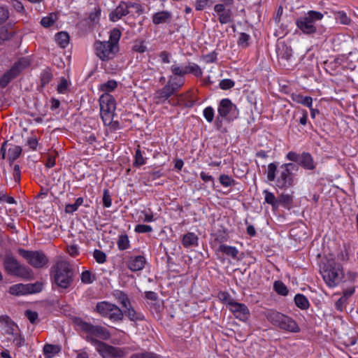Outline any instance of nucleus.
<instances>
[{"mask_svg":"<svg viewBox=\"0 0 358 358\" xmlns=\"http://www.w3.org/2000/svg\"><path fill=\"white\" fill-rule=\"evenodd\" d=\"M50 275L52 282L57 287L67 289L71 288L74 282V268L69 261L59 257L51 267Z\"/></svg>","mask_w":358,"mask_h":358,"instance_id":"f257e3e1","label":"nucleus"},{"mask_svg":"<svg viewBox=\"0 0 358 358\" xmlns=\"http://www.w3.org/2000/svg\"><path fill=\"white\" fill-rule=\"evenodd\" d=\"M117 303L122 306L123 310L113 304V320H122L125 314L131 321H141L144 316L136 312L131 306L130 301L124 292H120L117 298Z\"/></svg>","mask_w":358,"mask_h":358,"instance_id":"f03ea898","label":"nucleus"},{"mask_svg":"<svg viewBox=\"0 0 358 358\" xmlns=\"http://www.w3.org/2000/svg\"><path fill=\"white\" fill-rule=\"evenodd\" d=\"M101 90L104 93L100 96V115L108 129H112V112L110 106L112 104V96L110 92H112V81L108 80L106 83L101 85Z\"/></svg>","mask_w":358,"mask_h":358,"instance_id":"7ed1b4c3","label":"nucleus"},{"mask_svg":"<svg viewBox=\"0 0 358 358\" xmlns=\"http://www.w3.org/2000/svg\"><path fill=\"white\" fill-rule=\"evenodd\" d=\"M320 272L329 287L338 284L343 276L341 265L333 259H327L323 262Z\"/></svg>","mask_w":358,"mask_h":358,"instance_id":"20e7f679","label":"nucleus"},{"mask_svg":"<svg viewBox=\"0 0 358 358\" xmlns=\"http://www.w3.org/2000/svg\"><path fill=\"white\" fill-rule=\"evenodd\" d=\"M266 318L281 329L294 333L300 331L299 325L294 320L281 313L270 310L266 314Z\"/></svg>","mask_w":358,"mask_h":358,"instance_id":"39448f33","label":"nucleus"},{"mask_svg":"<svg viewBox=\"0 0 358 358\" xmlns=\"http://www.w3.org/2000/svg\"><path fill=\"white\" fill-rule=\"evenodd\" d=\"M323 17L320 12L310 10L306 15L299 17L296 24L303 34L311 35L317 32L316 22L321 20Z\"/></svg>","mask_w":358,"mask_h":358,"instance_id":"423d86ee","label":"nucleus"},{"mask_svg":"<svg viewBox=\"0 0 358 358\" xmlns=\"http://www.w3.org/2000/svg\"><path fill=\"white\" fill-rule=\"evenodd\" d=\"M184 96L182 94H176L173 88L166 84L155 92L153 99L156 104H162L167 101L170 105L174 106L180 104Z\"/></svg>","mask_w":358,"mask_h":358,"instance_id":"0eeeda50","label":"nucleus"},{"mask_svg":"<svg viewBox=\"0 0 358 358\" xmlns=\"http://www.w3.org/2000/svg\"><path fill=\"white\" fill-rule=\"evenodd\" d=\"M4 267L9 274L15 276L30 278L33 275L31 268L20 264L15 258L10 255L5 257Z\"/></svg>","mask_w":358,"mask_h":358,"instance_id":"6e6552de","label":"nucleus"},{"mask_svg":"<svg viewBox=\"0 0 358 358\" xmlns=\"http://www.w3.org/2000/svg\"><path fill=\"white\" fill-rule=\"evenodd\" d=\"M18 254L23 257L27 262L35 268H41L46 266L48 259L41 251H30L22 248L18 250Z\"/></svg>","mask_w":358,"mask_h":358,"instance_id":"1a4fd4ad","label":"nucleus"},{"mask_svg":"<svg viewBox=\"0 0 358 358\" xmlns=\"http://www.w3.org/2000/svg\"><path fill=\"white\" fill-rule=\"evenodd\" d=\"M287 159L297 163L306 170L313 171L316 168V163L314 162L312 155L307 152H303L301 155L292 151L289 152L287 155Z\"/></svg>","mask_w":358,"mask_h":358,"instance_id":"9d476101","label":"nucleus"},{"mask_svg":"<svg viewBox=\"0 0 358 358\" xmlns=\"http://www.w3.org/2000/svg\"><path fill=\"white\" fill-rule=\"evenodd\" d=\"M219 116L231 121L238 116L237 107L229 99H223L220 101L217 108Z\"/></svg>","mask_w":358,"mask_h":358,"instance_id":"9b49d317","label":"nucleus"},{"mask_svg":"<svg viewBox=\"0 0 358 358\" xmlns=\"http://www.w3.org/2000/svg\"><path fill=\"white\" fill-rule=\"evenodd\" d=\"M171 71L173 76L178 77H184L188 73H191L196 78H201L203 75L202 69L196 63H189L188 65L183 68L180 67L177 64H173L171 66Z\"/></svg>","mask_w":358,"mask_h":358,"instance_id":"f8f14e48","label":"nucleus"},{"mask_svg":"<svg viewBox=\"0 0 358 358\" xmlns=\"http://www.w3.org/2000/svg\"><path fill=\"white\" fill-rule=\"evenodd\" d=\"M78 327L84 331L94 336L101 339L105 340L109 338L110 333L105 328L99 326H94L86 322L80 321L78 323Z\"/></svg>","mask_w":358,"mask_h":358,"instance_id":"ddd939ff","label":"nucleus"},{"mask_svg":"<svg viewBox=\"0 0 358 358\" xmlns=\"http://www.w3.org/2000/svg\"><path fill=\"white\" fill-rule=\"evenodd\" d=\"M96 55L103 61L108 59L112 52V30L108 31V41H96L94 43Z\"/></svg>","mask_w":358,"mask_h":358,"instance_id":"4468645a","label":"nucleus"},{"mask_svg":"<svg viewBox=\"0 0 358 358\" xmlns=\"http://www.w3.org/2000/svg\"><path fill=\"white\" fill-rule=\"evenodd\" d=\"M294 175L287 170H279L276 179V186L280 189H287L294 185Z\"/></svg>","mask_w":358,"mask_h":358,"instance_id":"2eb2a0df","label":"nucleus"},{"mask_svg":"<svg viewBox=\"0 0 358 358\" xmlns=\"http://www.w3.org/2000/svg\"><path fill=\"white\" fill-rule=\"evenodd\" d=\"M214 10L218 16V20L220 24H225L233 22V12L231 8H227L222 3L216 4L214 6Z\"/></svg>","mask_w":358,"mask_h":358,"instance_id":"dca6fc26","label":"nucleus"},{"mask_svg":"<svg viewBox=\"0 0 358 358\" xmlns=\"http://www.w3.org/2000/svg\"><path fill=\"white\" fill-rule=\"evenodd\" d=\"M229 308L237 319L242 321L245 320L250 314V311L245 304L236 301L232 303Z\"/></svg>","mask_w":358,"mask_h":358,"instance_id":"f3484780","label":"nucleus"},{"mask_svg":"<svg viewBox=\"0 0 358 358\" xmlns=\"http://www.w3.org/2000/svg\"><path fill=\"white\" fill-rule=\"evenodd\" d=\"M20 72V64L15 63L13 67L6 71L0 78V86L2 88L6 87L8 84Z\"/></svg>","mask_w":358,"mask_h":358,"instance_id":"a211bd4d","label":"nucleus"},{"mask_svg":"<svg viewBox=\"0 0 358 358\" xmlns=\"http://www.w3.org/2000/svg\"><path fill=\"white\" fill-rule=\"evenodd\" d=\"M0 322L3 325V331L5 334L11 336L17 335V326L10 319L8 316H1Z\"/></svg>","mask_w":358,"mask_h":358,"instance_id":"6ab92c4d","label":"nucleus"},{"mask_svg":"<svg viewBox=\"0 0 358 358\" xmlns=\"http://www.w3.org/2000/svg\"><path fill=\"white\" fill-rule=\"evenodd\" d=\"M145 259L143 256L131 257L127 262L128 268L133 271H141L144 268Z\"/></svg>","mask_w":358,"mask_h":358,"instance_id":"aec40b11","label":"nucleus"},{"mask_svg":"<svg viewBox=\"0 0 358 358\" xmlns=\"http://www.w3.org/2000/svg\"><path fill=\"white\" fill-rule=\"evenodd\" d=\"M43 289V283L37 282L33 284H17L10 287L9 291H41Z\"/></svg>","mask_w":358,"mask_h":358,"instance_id":"412c9836","label":"nucleus"},{"mask_svg":"<svg viewBox=\"0 0 358 358\" xmlns=\"http://www.w3.org/2000/svg\"><path fill=\"white\" fill-rule=\"evenodd\" d=\"M90 341L103 357H110L112 356V347L92 338H90Z\"/></svg>","mask_w":358,"mask_h":358,"instance_id":"4be33fe9","label":"nucleus"},{"mask_svg":"<svg viewBox=\"0 0 358 358\" xmlns=\"http://www.w3.org/2000/svg\"><path fill=\"white\" fill-rule=\"evenodd\" d=\"M172 20V14L168 10L159 11L152 15V22L155 24L169 23Z\"/></svg>","mask_w":358,"mask_h":358,"instance_id":"5701e85b","label":"nucleus"},{"mask_svg":"<svg viewBox=\"0 0 358 358\" xmlns=\"http://www.w3.org/2000/svg\"><path fill=\"white\" fill-rule=\"evenodd\" d=\"M198 236L193 232H188L183 235L182 244L185 248L195 247L198 245Z\"/></svg>","mask_w":358,"mask_h":358,"instance_id":"b1692460","label":"nucleus"},{"mask_svg":"<svg viewBox=\"0 0 358 358\" xmlns=\"http://www.w3.org/2000/svg\"><path fill=\"white\" fill-rule=\"evenodd\" d=\"M96 310L103 317H108L109 319L112 318V304L106 302L102 301L99 302L96 305Z\"/></svg>","mask_w":358,"mask_h":358,"instance_id":"393cba45","label":"nucleus"},{"mask_svg":"<svg viewBox=\"0 0 358 358\" xmlns=\"http://www.w3.org/2000/svg\"><path fill=\"white\" fill-rule=\"evenodd\" d=\"M354 292H343L342 296L337 299L335 303V307L337 310L343 312L349 303V299Z\"/></svg>","mask_w":358,"mask_h":358,"instance_id":"a878e982","label":"nucleus"},{"mask_svg":"<svg viewBox=\"0 0 358 358\" xmlns=\"http://www.w3.org/2000/svg\"><path fill=\"white\" fill-rule=\"evenodd\" d=\"M129 1H121L118 6L113 10V21L115 17L120 19L122 16H124L129 13Z\"/></svg>","mask_w":358,"mask_h":358,"instance_id":"bb28decb","label":"nucleus"},{"mask_svg":"<svg viewBox=\"0 0 358 358\" xmlns=\"http://www.w3.org/2000/svg\"><path fill=\"white\" fill-rule=\"evenodd\" d=\"M218 250L234 259H238V255L239 252L235 247L220 244Z\"/></svg>","mask_w":358,"mask_h":358,"instance_id":"cd10ccee","label":"nucleus"},{"mask_svg":"<svg viewBox=\"0 0 358 358\" xmlns=\"http://www.w3.org/2000/svg\"><path fill=\"white\" fill-rule=\"evenodd\" d=\"M61 349L59 345L45 344L43 347V355L45 358H52L60 352Z\"/></svg>","mask_w":358,"mask_h":358,"instance_id":"c85d7f7f","label":"nucleus"},{"mask_svg":"<svg viewBox=\"0 0 358 358\" xmlns=\"http://www.w3.org/2000/svg\"><path fill=\"white\" fill-rule=\"evenodd\" d=\"M167 84L170 87H171L173 88V90L176 93L184 85L185 79L183 78V77H178L176 76L173 77L171 76H169Z\"/></svg>","mask_w":358,"mask_h":358,"instance_id":"c756f323","label":"nucleus"},{"mask_svg":"<svg viewBox=\"0 0 358 358\" xmlns=\"http://www.w3.org/2000/svg\"><path fill=\"white\" fill-rule=\"evenodd\" d=\"M291 99L293 101L301 103L305 106L310 108L313 103V99L310 96H303L300 94H292Z\"/></svg>","mask_w":358,"mask_h":358,"instance_id":"7c9ffc66","label":"nucleus"},{"mask_svg":"<svg viewBox=\"0 0 358 358\" xmlns=\"http://www.w3.org/2000/svg\"><path fill=\"white\" fill-rule=\"evenodd\" d=\"M55 41L61 48H65L69 43V36L67 32H59L55 35Z\"/></svg>","mask_w":358,"mask_h":358,"instance_id":"2f4dec72","label":"nucleus"},{"mask_svg":"<svg viewBox=\"0 0 358 358\" xmlns=\"http://www.w3.org/2000/svg\"><path fill=\"white\" fill-rule=\"evenodd\" d=\"M277 54L278 57L289 60L292 55V50L291 48L282 44L281 47L278 48Z\"/></svg>","mask_w":358,"mask_h":358,"instance_id":"473e14b6","label":"nucleus"},{"mask_svg":"<svg viewBox=\"0 0 358 358\" xmlns=\"http://www.w3.org/2000/svg\"><path fill=\"white\" fill-rule=\"evenodd\" d=\"M294 301L297 307L306 310L309 307V302L307 298L301 294H297L294 296Z\"/></svg>","mask_w":358,"mask_h":358,"instance_id":"72a5a7b5","label":"nucleus"},{"mask_svg":"<svg viewBox=\"0 0 358 358\" xmlns=\"http://www.w3.org/2000/svg\"><path fill=\"white\" fill-rule=\"evenodd\" d=\"M80 280L84 284H91L96 280V276L91 271L85 270L80 275Z\"/></svg>","mask_w":358,"mask_h":358,"instance_id":"f704fd0d","label":"nucleus"},{"mask_svg":"<svg viewBox=\"0 0 358 358\" xmlns=\"http://www.w3.org/2000/svg\"><path fill=\"white\" fill-rule=\"evenodd\" d=\"M117 245L120 250H124L130 247V241L126 234H121L117 241Z\"/></svg>","mask_w":358,"mask_h":358,"instance_id":"c9c22d12","label":"nucleus"},{"mask_svg":"<svg viewBox=\"0 0 358 358\" xmlns=\"http://www.w3.org/2000/svg\"><path fill=\"white\" fill-rule=\"evenodd\" d=\"M22 148L20 146L14 145L8 150V159L10 161L17 159L21 155Z\"/></svg>","mask_w":358,"mask_h":358,"instance_id":"e433bc0d","label":"nucleus"},{"mask_svg":"<svg viewBox=\"0 0 358 358\" xmlns=\"http://www.w3.org/2000/svg\"><path fill=\"white\" fill-rule=\"evenodd\" d=\"M83 203V199L82 197L78 198L75 203L73 204H67L65 207V212L66 213H73L76 211L79 206H80Z\"/></svg>","mask_w":358,"mask_h":358,"instance_id":"4c0bfd02","label":"nucleus"},{"mask_svg":"<svg viewBox=\"0 0 358 358\" xmlns=\"http://www.w3.org/2000/svg\"><path fill=\"white\" fill-rule=\"evenodd\" d=\"M264 194H265V201L267 203L271 205L273 208L278 206V201L273 193L268 190H264Z\"/></svg>","mask_w":358,"mask_h":358,"instance_id":"58836bf2","label":"nucleus"},{"mask_svg":"<svg viewBox=\"0 0 358 358\" xmlns=\"http://www.w3.org/2000/svg\"><path fill=\"white\" fill-rule=\"evenodd\" d=\"M220 182L224 187L234 186L236 184V181L229 176L222 174L219 178Z\"/></svg>","mask_w":358,"mask_h":358,"instance_id":"ea45409f","label":"nucleus"},{"mask_svg":"<svg viewBox=\"0 0 358 358\" xmlns=\"http://www.w3.org/2000/svg\"><path fill=\"white\" fill-rule=\"evenodd\" d=\"M217 297L222 303L229 306V308L235 302L229 294V292H218Z\"/></svg>","mask_w":358,"mask_h":358,"instance_id":"a19ab883","label":"nucleus"},{"mask_svg":"<svg viewBox=\"0 0 358 358\" xmlns=\"http://www.w3.org/2000/svg\"><path fill=\"white\" fill-rule=\"evenodd\" d=\"M101 15V9L99 7H95L94 8V11L91 12L90 15H89V20H90V22L92 24V25H94L96 24L99 20V16Z\"/></svg>","mask_w":358,"mask_h":358,"instance_id":"79ce46f5","label":"nucleus"},{"mask_svg":"<svg viewBox=\"0 0 358 358\" xmlns=\"http://www.w3.org/2000/svg\"><path fill=\"white\" fill-rule=\"evenodd\" d=\"M277 171V166L275 163H271L268 166L267 179L270 182H273L275 179V173Z\"/></svg>","mask_w":358,"mask_h":358,"instance_id":"37998d69","label":"nucleus"},{"mask_svg":"<svg viewBox=\"0 0 358 358\" xmlns=\"http://www.w3.org/2000/svg\"><path fill=\"white\" fill-rule=\"evenodd\" d=\"M121 34L120 29L113 28V54L119 51L118 41L120 38Z\"/></svg>","mask_w":358,"mask_h":358,"instance_id":"c03bdc74","label":"nucleus"},{"mask_svg":"<svg viewBox=\"0 0 358 358\" xmlns=\"http://www.w3.org/2000/svg\"><path fill=\"white\" fill-rule=\"evenodd\" d=\"M250 37L246 33H241L238 40V45L243 48H247L249 45V40Z\"/></svg>","mask_w":358,"mask_h":358,"instance_id":"a18cd8bd","label":"nucleus"},{"mask_svg":"<svg viewBox=\"0 0 358 358\" xmlns=\"http://www.w3.org/2000/svg\"><path fill=\"white\" fill-rule=\"evenodd\" d=\"M52 78V74L49 70H44L41 74V81L43 86L49 83Z\"/></svg>","mask_w":358,"mask_h":358,"instance_id":"49530a36","label":"nucleus"},{"mask_svg":"<svg viewBox=\"0 0 358 358\" xmlns=\"http://www.w3.org/2000/svg\"><path fill=\"white\" fill-rule=\"evenodd\" d=\"M145 164V158H144L139 149L136 151L135 160L134 162V166H141Z\"/></svg>","mask_w":358,"mask_h":358,"instance_id":"de8ad7c7","label":"nucleus"},{"mask_svg":"<svg viewBox=\"0 0 358 358\" xmlns=\"http://www.w3.org/2000/svg\"><path fill=\"white\" fill-rule=\"evenodd\" d=\"M93 257L99 264H102L106 262V254L99 250H95L93 253Z\"/></svg>","mask_w":358,"mask_h":358,"instance_id":"09e8293b","label":"nucleus"},{"mask_svg":"<svg viewBox=\"0 0 358 358\" xmlns=\"http://www.w3.org/2000/svg\"><path fill=\"white\" fill-rule=\"evenodd\" d=\"M134 231L138 234L150 233L152 231V228L150 225L140 224L135 227Z\"/></svg>","mask_w":358,"mask_h":358,"instance_id":"8fccbe9b","label":"nucleus"},{"mask_svg":"<svg viewBox=\"0 0 358 358\" xmlns=\"http://www.w3.org/2000/svg\"><path fill=\"white\" fill-rule=\"evenodd\" d=\"M214 114V110L211 106H208L203 110V116L208 122H213Z\"/></svg>","mask_w":358,"mask_h":358,"instance_id":"3c124183","label":"nucleus"},{"mask_svg":"<svg viewBox=\"0 0 358 358\" xmlns=\"http://www.w3.org/2000/svg\"><path fill=\"white\" fill-rule=\"evenodd\" d=\"M235 85V83L231 79H223L220 83V87L222 90H229L232 88Z\"/></svg>","mask_w":358,"mask_h":358,"instance_id":"603ef678","label":"nucleus"},{"mask_svg":"<svg viewBox=\"0 0 358 358\" xmlns=\"http://www.w3.org/2000/svg\"><path fill=\"white\" fill-rule=\"evenodd\" d=\"M213 1L210 0H197L196 3V9L197 10H202L207 6H210Z\"/></svg>","mask_w":358,"mask_h":358,"instance_id":"864d4df0","label":"nucleus"},{"mask_svg":"<svg viewBox=\"0 0 358 358\" xmlns=\"http://www.w3.org/2000/svg\"><path fill=\"white\" fill-rule=\"evenodd\" d=\"M24 315L31 324H35L38 320V315L35 311L27 310Z\"/></svg>","mask_w":358,"mask_h":358,"instance_id":"5fc2aeb1","label":"nucleus"},{"mask_svg":"<svg viewBox=\"0 0 358 358\" xmlns=\"http://www.w3.org/2000/svg\"><path fill=\"white\" fill-rule=\"evenodd\" d=\"M12 36L11 34L8 32L5 27H0V43L8 40Z\"/></svg>","mask_w":358,"mask_h":358,"instance_id":"6e6d98bb","label":"nucleus"},{"mask_svg":"<svg viewBox=\"0 0 358 358\" xmlns=\"http://www.w3.org/2000/svg\"><path fill=\"white\" fill-rule=\"evenodd\" d=\"M111 195L108 189L103 190V203L105 207H110L111 205Z\"/></svg>","mask_w":358,"mask_h":358,"instance_id":"4d7b16f0","label":"nucleus"},{"mask_svg":"<svg viewBox=\"0 0 358 358\" xmlns=\"http://www.w3.org/2000/svg\"><path fill=\"white\" fill-rule=\"evenodd\" d=\"M146 50L147 48L142 41H136L133 46V50L137 52L143 53L146 51Z\"/></svg>","mask_w":358,"mask_h":358,"instance_id":"13d9d810","label":"nucleus"},{"mask_svg":"<svg viewBox=\"0 0 358 358\" xmlns=\"http://www.w3.org/2000/svg\"><path fill=\"white\" fill-rule=\"evenodd\" d=\"M336 19L343 24H349L350 23V19L344 12H338L336 14Z\"/></svg>","mask_w":358,"mask_h":358,"instance_id":"bf43d9fd","label":"nucleus"},{"mask_svg":"<svg viewBox=\"0 0 358 358\" xmlns=\"http://www.w3.org/2000/svg\"><path fill=\"white\" fill-rule=\"evenodd\" d=\"M127 354V351L120 348L113 347V358L124 357Z\"/></svg>","mask_w":358,"mask_h":358,"instance_id":"052dcab7","label":"nucleus"},{"mask_svg":"<svg viewBox=\"0 0 358 358\" xmlns=\"http://www.w3.org/2000/svg\"><path fill=\"white\" fill-rule=\"evenodd\" d=\"M38 140L36 137H29L27 141L28 145L32 150H36L38 146Z\"/></svg>","mask_w":358,"mask_h":358,"instance_id":"680f3d73","label":"nucleus"},{"mask_svg":"<svg viewBox=\"0 0 358 358\" xmlns=\"http://www.w3.org/2000/svg\"><path fill=\"white\" fill-rule=\"evenodd\" d=\"M68 87L67 80L64 78H62L61 82L57 86V91L59 93L64 94L66 92Z\"/></svg>","mask_w":358,"mask_h":358,"instance_id":"e2e57ef3","label":"nucleus"},{"mask_svg":"<svg viewBox=\"0 0 358 358\" xmlns=\"http://www.w3.org/2000/svg\"><path fill=\"white\" fill-rule=\"evenodd\" d=\"M278 203H283V204H289V203H290L292 202V198L289 194H282L278 197Z\"/></svg>","mask_w":358,"mask_h":358,"instance_id":"0e129e2a","label":"nucleus"},{"mask_svg":"<svg viewBox=\"0 0 358 358\" xmlns=\"http://www.w3.org/2000/svg\"><path fill=\"white\" fill-rule=\"evenodd\" d=\"M129 8H134L135 10V13L138 15H141L143 13V9L142 8V6L138 3H134L129 1Z\"/></svg>","mask_w":358,"mask_h":358,"instance_id":"69168bd1","label":"nucleus"},{"mask_svg":"<svg viewBox=\"0 0 358 358\" xmlns=\"http://www.w3.org/2000/svg\"><path fill=\"white\" fill-rule=\"evenodd\" d=\"M131 358H159L157 355L150 353V352H145L141 354H135L131 356Z\"/></svg>","mask_w":358,"mask_h":358,"instance_id":"338daca9","label":"nucleus"},{"mask_svg":"<svg viewBox=\"0 0 358 358\" xmlns=\"http://www.w3.org/2000/svg\"><path fill=\"white\" fill-rule=\"evenodd\" d=\"M217 53L212 52L208 55L203 56V59L206 63H213L217 60Z\"/></svg>","mask_w":358,"mask_h":358,"instance_id":"774afa93","label":"nucleus"}]
</instances>
